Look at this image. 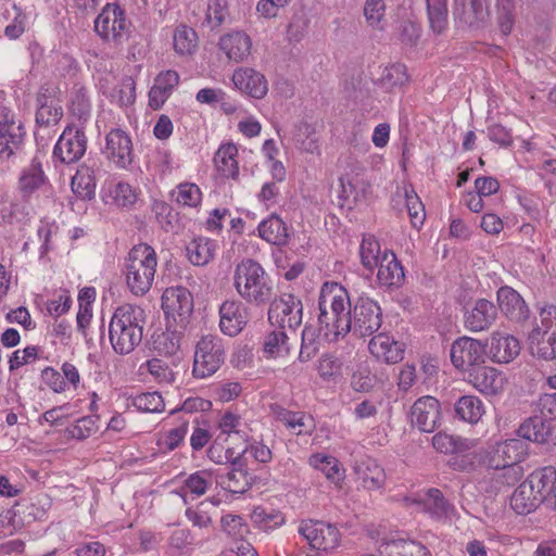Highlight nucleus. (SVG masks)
Here are the masks:
<instances>
[{"mask_svg":"<svg viewBox=\"0 0 556 556\" xmlns=\"http://www.w3.org/2000/svg\"><path fill=\"white\" fill-rule=\"evenodd\" d=\"M233 286L243 300L254 305H265L274 295L271 279L262 265L251 258H245L236 266Z\"/></svg>","mask_w":556,"mask_h":556,"instance_id":"7ed1b4c3","label":"nucleus"},{"mask_svg":"<svg viewBox=\"0 0 556 556\" xmlns=\"http://www.w3.org/2000/svg\"><path fill=\"white\" fill-rule=\"evenodd\" d=\"M157 257L154 249L146 243L135 245L125 258L126 286L136 296L147 294L156 274Z\"/></svg>","mask_w":556,"mask_h":556,"instance_id":"20e7f679","label":"nucleus"},{"mask_svg":"<svg viewBox=\"0 0 556 556\" xmlns=\"http://www.w3.org/2000/svg\"><path fill=\"white\" fill-rule=\"evenodd\" d=\"M2 16L5 22H8L4 27V35L9 39H17L21 37L26 26L25 13L15 4H12L10 8L5 9Z\"/></svg>","mask_w":556,"mask_h":556,"instance_id":"de8ad7c7","label":"nucleus"},{"mask_svg":"<svg viewBox=\"0 0 556 556\" xmlns=\"http://www.w3.org/2000/svg\"><path fill=\"white\" fill-rule=\"evenodd\" d=\"M518 434L526 441L543 444L547 441L551 429L542 418L531 417L520 425Z\"/></svg>","mask_w":556,"mask_h":556,"instance_id":"37998d69","label":"nucleus"},{"mask_svg":"<svg viewBox=\"0 0 556 556\" xmlns=\"http://www.w3.org/2000/svg\"><path fill=\"white\" fill-rule=\"evenodd\" d=\"M220 523L223 531L233 539H241L248 532V526L239 515H225Z\"/></svg>","mask_w":556,"mask_h":556,"instance_id":"774afa93","label":"nucleus"},{"mask_svg":"<svg viewBox=\"0 0 556 556\" xmlns=\"http://www.w3.org/2000/svg\"><path fill=\"white\" fill-rule=\"evenodd\" d=\"M308 463L313 468L321 471L337 488L342 486L344 470L336 457L318 453L313 454Z\"/></svg>","mask_w":556,"mask_h":556,"instance_id":"f704fd0d","label":"nucleus"},{"mask_svg":"<svg viewBox=\"0 0 556 556\" xmlns=\"http://www.w3.org/2000/svg\"><path fill=\"white\" fill-rule=\"evenodd\" d=\"M319 351L317 330L313 326H305L302 331V343L299 353L300 362H308Z\"/></svg>","mask_w":556,"mask_h":556,"instance_id":"864d4df0","label":"nucleus"},{"mask_svg":"<svg viewBox=\"0 0 556 556\" xmlns=\"http://www.w3.org/2000/svg\"><path fill=\"white\" fill-rule=\"evenodd\" d=\"M354 471L357 480L366 490H379L386 483L384 469L372 458L357 462L354 466Z\"/></svg>","mask_w":556,"mask_h":556,"instance_id":"bb28decb","label":"nucleus"},{"mask_svg":"<svg viewBox=\"0 0 556 556\" xmlns=\"http://www.w3.org/2000/svg\"><path fill=\"white\" fill-rule=\"evenodd\" d=\"M497 302L502 313L510 320L523 321L529 316L525 300L510 287H502L497 291Z\"/></svg>","mask_w":556,"mask_h":556,"instance_id":"5701e85b","label":"nucleus"},{"mask_svg":"<svg viewBox=\"0 0 556 556\" xmlns=\"http://www.w3.org/2000/svg\"><path fill=\"white\" fill-rule=\"evenodd\" d=\"M528 454V443L522 439H510L497 442L490 447L488 466L497 468L505 465L521 463Z\"/></svg>","mask_w":556,"mask_h":556,"instance_id":"2eb2a0df","label":"nucleus"},{"mask_svg":"<svg viewBox=\"0 0 556 556\" xmlns=\"http://www.w3.org/2000/svg\"><path fill=\"white\" fill-rule=\"evenodd\" d=\"M228 15L226 0H210L205 14V22L214 29L219 27Z\"/></svg>","mask_w":556,"mask_h":556,"instance_id":"13d9d810","label":"nucleus"},{"mask_svg":"<svg viewBox=\"0 0 556 556\" xmlns=\"http://www.w3.org/2000/svg\"><path fill=\"white\" fill-rule=\"evenodd\" d=\"M350 332L363 338L377 332L382 324L380 306L369 298L361 296L356 300L349 315Z\"/></svg>","mask_w":556,"mask_h":556,"instance_id":"0eeeda50","label":"nucleus"},{"mask_svg":"<svg viewBox=\"0 0 556 556\" xmlns=\"http://www.w3.org/2000/svg\"><path fill=\"white\" fill-rule=\"evenodd\" d=\"M232 83L238 90L254 99H263L268 92L266 77L252 67L237 68L232 74Z\"/></svg>","mask_w":556,"mask_h":556,"instance_id":"6ab92c4d","label":"nucleus"},{"mask_svg":"<svg viewBox=\"0 0 556 556\" xmlns=\"http://www.w3.org/2000/svg\"><path fill=\"white\" fill-rule=\"evenodd\" d=\"M380 79L382 85L388 89L401 87L408 80L406 66L401 63L387 66Z\"/></svg>","mask_w":556,"mask_h":556,"instance_id":"6e6d98bb","label":"nucleus"},{"mask_svg":"<svg viewBox=\"0 0 556 556\" xmlns=\"http://www.w3.org/2000/svg\"><path fill=\"white\" fill-rule=\"evenodd\" d=\"M412 424L422 432H433L441 420L440 402L430 395L419 397L410 409Z\"/></svg>","mask_w":556,"mask_h":556,"instance_id":"dca6fc26","label":"nucleus"},{"mask_svg":"<svg viewBox=\"0 0 556 556\" xmlns=\"http://www.w3.org/2000/svg\"><path fill=\"white\" fill-rule=\"evenodd\" d=\"M370 354L387 364H396L404 357V344L387 333L372 337L368 343Z\"/></svg>","mask_w":556,"mask_h":556,"instance_id":"412c9836","label":"nucleus"},{"mask_svg":"<svg viewBox=\"0 0 556 556\" xmlns=\"http://www.w3.org/2000/svg\"><path fill=\"white\" fill-rule=\"evenodd\" d=\"M129 26L124 10L112 3H108L94 21V30L105 41H122Z\"/></svg>","mask_w":556,"mask_h":556,"instance_id":"6e6552de","label":"nucleus"},{"mask_svg":"<svg viewBox=\"0 0 556 556\" xmlns=\"http://www.w3.org/2000/svg\"><path fill=\"white\" fill-rule=\"evenodd\" d=\"M178 83L179 75L177 72L168 70L160 73L149 92V105L153 110L160 109L169 98Z\"/></svg>","mask_w":556,"mask_h":556,"instance_id":"cd10ccee","label":"nucleus"},{"mask_svg":"<svg viewBox=\"0 0 556 556\" xmlns=\"http://www.w3.org/2000/svg\"><path fill=\"white\" fill-rule=\"evenodd\" d=\"M216 483L232 493H243L249 486L247 472L237 468H232L226 473L216 475Z\"/></svg>","mask_w":556,"mask_h":556,"instance_id":"49530a36","label":"nucleus"},{"mask_svg":"<svg viewBox=\"0 0 556 556\" xmlns=\"http://www.w3.org/2000/svg\"><path fill=\"white\" fill-rule=\"evenodd\" d=\"M247 307L237 300H227L219 307L220 331L229 337L239 334L248 324Z\"/></svg>","mask_w":556,"mask_h":556,"instance_id":"a211bd4d","label":"nucleus"},{"mask_svg":"<svg viewBox=\"0 0 556 556\" xmlns=\"http://www.w3.org/2000/svg\"><path fill=\"white\" fill-rule=\"evenodd\" d=\"M496 315V306L485 299H480L471 311L465 314V326L471 331L485 330L494 323Z\"/></svg>","mask_w":556,"mask_h":556,"instance_id":"a878e982","label":"nucleus"},{"mask_svg":"<svg viewBox=\"0 0 556 556\" xmlns=\"http://www.w3.org/2000/svg\"><path fill=\"white\" fill-rule=\"evenodd\" d=\"M415 502L421 506L424 511L435 519L446 517L451 509L442 492L433 488L429 489L425 494H419Z\"/></svg>","mask_w":556,"mask_h":556,"instance_id":"c9c22d12","label":"nucleus"},{"mask_svg":"<svg viewBox=\"0 0 556 556\" xmlns=\"http://www.w3.org/2000/svg\"><path fill=\"white\" fill-rule=\"evenodd\" d=\"M296 143L307 153H317L319 146L314 128L308 124H302L295 135Z\"/></svg>","mask_w":556,"mask_h":556,"instance_id":"0e129e2a","label":"nucleus"},{"mask_svg":"<svg viewBox=\"0 0 556 556\" xmlns=\"http://www.w3.org/2000/svg\"><path fill=\"white\" fill-rule=\"evenodd\" d=\"M271 409L276 419L296 435L309 433L314 428L313 418L303 412H290L280 406H274Z\"/></svg>","mask_w":556,"mask_h":556,"instance_id":"c756f323","label":"nucleus"},{"mask_svg":"<svg viewBox=\"0 0 556 556\" xmlns=\"http://www.w3.org/2000/svg\"><path fill=\"white\" fill-rule=\"evenodd\" d=\"M350 296L338 282H325L318 298L319 330L329 342L338 341L350 332Z\"/></svg>","mask_w":556,"mask_h":556,"instance_id":"f257e3e1","label":"nucleus"},{"mask_svg":"<svg viewBox=\"0 0 556 556\" xmlns=\"http://www.w3.org/2000/svg\"><path fill=\"white\" fill-rule=\"evenodd\" d=\"M299 533L312 548L319 551H331L340 542V532L337 527L324 521H303L299 527Z\"/></svg>","mask_w":556,"mask_h":556,"instance_id":"f8f14e48","label":"nucleus"},{"mask_svg":"<svg viewBox=\"0 0 556 556\" xmlns=\"http://www.w3.org/2000/svg\"><path fill=\"white\" fill-rule=\"evenodd\" d=\"M215 241L205 237L194 238L186 247L187 257L195 266L208 264L215 255Z\"/></svg>","mask_w":556,"mask_h":556,"instance_id":"72a5a7b5","label":"nucleus"},{"mask_svg":"<svg viewBox=\"0 0 556 556\" xmlns=\"http://www.w3.org/2000/svg\"><path fill=\"white\" fill-rule=\"evenodd\" d=\"M242 419L239 415L227 410L225 412L218 421V428L222 433L224 434H237L239 435L243 442H245V439L248 434L241 430Z\"/></svg>","mask_w":556,"mask_h":556,"instance_id":"e2e57ef3","label":"nucleus"},{"mask_svg":"<svg viewBox=\"0 0 556 556\" xmlns=\"http://www.w3.org/2000/svg\"><path fill=\"white\" fill-rule=\"evenodd\" d=\"M218 47L228 60L242 62L251 53L252 40L244 31L233 30L219 38Z\"/></svg>","mask_w":556,"mask_h":556,"instance_id":"4be33fe9","label":"nucleus"},{"mask_svg":"<svg viewBox=\"0 0 556 556\" xmlns=\"http://www.w3.org/2000/svg\"><path fill=\"white\" fill-rule=\"evenodd\" d=\"M134 405L146 413L162 412L165 407L163 397L157 392H147L137 395L134 399Z\"/></svg>","mask_w":556,"mask_h":556,"instance_id":"052dcab7","label":"nucleus"},{"mask_svg":"<svg viewBox=\"0 0 556 556\" xmlns=\"http://www.w3.org/2000/svg\"><path fill=\"white\" fill-rule=\"evenodd\" d=\"M23 137V127L11 110L0 106V161L9 160L20 149Z\"/></svg>","mask_w":556,"mask_h":556,"instance_id":"ddd939ff","label":"nucleus"},{"mask_svg":"<svg viewBox=\"0 0 556 556\" xmlns=\"http://www.w3.org/2000/svg\"><path fill=\"white\" fill-rule=\"evenodd\" d=\"M429 24L433 33L440 35L447 26L446 0H426Z\"/></svg>","mask_w":556,"mask_h":556,"instance_id":"a18cd8bd","label":"nucleus"},{"mask_svg":"<svg viewBox=\"0 0 556 556\" xmlns=\"http://www.w3.org/2000/svg\"><path fill=\"white\" fill-rule=\"evenodd\" d=\"M520 353V343L506 332H493L490 339V355L496 363H509Z\"/></svg>","mask_w":556,"mask_h":556,"instance_id":"393cba45","label":"nucleus"},{"mask_svg":"<svg viewBox=\"0 0 556 556\" xmlns=\"http://www.w3.org/2000/svg\"><path fill=\"white\" fill-rule=\"evenodd\" d=\"M210 508H213V506L202 502L195 508H188L186 516L194 527L208 528L212 525Z\"/></svg>","mask_w":556,"mask_h":556,"instance_id":"338daca9","label":"nucleus"},{"mask_svg":"<svg viewBox=\"0 0 556 556\" xmlns=\"http://www.w3.org/2000/svg\"><path fill=\"white\" fill-rule=\"evenodd\" d=\"M406 208L415 228L420 227L425 220L424 205L413 189H405Z\"/></svg>","mask_w":556,"mask_h":556,"instance_id":"4d7b16f0","label":"nucleus"},{"mask_svg":"<svg viewBox=\"0 0 556 556\" xmlns=\"http://www.w3.org/2000/svg\"><path fill=\"white\" fill-rule=\"evenodd\" d=\"M359 257L362 265L372 271L384 257V251L381 250L379 241L371 235L363 237L359 247Z\"/></svg>","mask_w":556,"mask_h":556,"instance_id":"79ce46f5","label":"nucleus"},{"mask_svg":"<svg viewBox=\"0 0 556 556\" xmlns=\"http://www.w3.org/2000/svg\"><path fill=\"white\" fill-rule=\"evenodd\" d=\"M46 176L42 170L41 163L34 159L31 163L25 167L18 180V188L23 197H29L39 190L46 184Z\"/></svg>","mask_w":556,"mask_h":556,"instance_id":"e433bc0d","label":"nucleus"},{"mask_svg":"<svg viewBox=\"0 0 556 556\" xmlns=\"http://www.w3.org/2000/svg\"><path fill=\"white\" fill-rule=\"evenodd\" d=\"M144 323V311L140 306H118L109 325V339L113 350L119 355L131 353L142 341Z\"/></svg>","mask_w":556,"mask_h":556,"instance_id":"f03ea898","label":"nucleus"},{"mask_svg":"<svg viewBox=\"0 0 556 556\" xmlns=\"http://www.w3.org/2000/svg\"><path fill=\"white\" fill-rule=\"evenodd\" d=\"M103 153L115 166L128 167L132 163V141L128 134L121 128L111 129L105 136Z\"/></svg>","mask_w":556,"mask_h":556,"instance_id":"4468645a","label":"nucleus"},{"mask_svg":"<svg viewBox=\"0 0 556 556\" xmlns=\"http://www.w3.org/2000/svg\"><path fill=\"white\" fill-rule=\"evenodd\" d=\"M377 268V278L382 286L397 287L404 280V269L395 254L389 250H384V257H382Z\"/></svg>","mask_w":556,"mask_h":556,"instance_id":"c85d7f7f","label":"nucleus"},{"mask_svg":"<svg viewBox=\"0 0 556 556\" xmlns=\"http://www.w3.org/2000/svg\"><path fill=\"white\" fill-rule=\"evenodd\" d=\"M140 368H146L147 371L151 374L160 383H170L175 379L173 370L165 362L159 358H152L146 362L143 365H141Z\"/></svg>","mask_w":556,"mask_h":556,"instance_id":"bf43d9fd","label":"nucleus"},{"mask_svg":"<svg viewBox=\"0 0 556 556\" xmlns=\"http://www.w3.org/2000/svg\"><path fill=\"white\" fill-rule=\"evenodd\" d=\"M526 480L533 486V493L543 503L556 488V469L553 466L543 467L530 473Z\"/></svg>","mask_w":556,"mask_h":556,"instance_id":"2f4dec72","label":"nucleus"},{"mask_svg":"<svg viewBox=\"0 0 556 556\" xmlns=\"http://www.w3.org/2000/svg\"><path fill=\"white\" fill-rule=\"evenodd\" d=\"M258 235L268 243L283 245L288 241L286 224L277 215H271L258 225Z\"/></svg>","mask_w":556,"mask_h":556,"instance_id":"58836bf2","label":"nucleus"},{"mask_svg":"<svg viewBox=\"0 0 556 556\" xmlns=\"http://www.w3.org/2000/svg\"><path fill=\"white\" fill-rule=\"evenodd\" d=\"M453 15L470 28L483 27L489 20V0H454Z\"/></svg>","mask_w":556,"mask_h":556,"instance_id":"f3484780","label":"nucleus"},{"mask_svg":"<svg viewBox=\"0 0 556 556\" xmlns=\"http://www.w3.org/2000/svg\"><path fill=\"white\" fill-rule=\"evenodd\" d=\"M174 201L181 206L197 207L201 204L202 192L193 182H181L172 192Z\"/></svg>","mask_w":556,"mask_h":556,"instance_id":"8fccbe9b","label":"nucleus"},{"mask_svg":"<svg viewBox=\"0 0 556 556\" xmlns=\"http://www.w3.org/2000/svg\"><path fill=\"white\" fill-rule=\"evenodd\" d=\"M98 416H85L79 418L76 424L68 429L70 435L77 440H84L91 437L98 430Z\"/></svg>","mask_w":556,"mask_h":556,"instance_id":"69168bd1","label":"nucleus"},{"mask_svg":"<svg viewBox=\"0 0 556 556\" xmlns=\"http://www.w3.org/2000/svg\"><path fill=\"white\" fill-rule=\"evenodd\" d=\"M214 480V471L211 469L199 470L185 479L181 491L194 496H202L206 493Z\"/></svg>","mask_w":556,"mask_h":556,"instance_id":"c03bdc74","label":"nucleus"},{"mask_svg":"<svg viewBox=\"0 0 556 556\" xmlns=\"http://www.w3.org/2000/svg\"><path fill=\"white\" fill-rule=\"evenodd\" d=\"M529 349L540 358H556V306L551 305L540 312V323L529 333Z\"/></svg>","mask_w":556,"mask_h":556,"instance_id":"423d86ee","label":"nucleus"},{"mask_svg":"<svg viewBox=\"0 0 556 556\" xmlns=\"http://www.w3.org/2000/svg\"><path fill=\"white\" fill-rule=\"evenodd\" d=\"M198 47L197 33L186 25H180L174 33V49L178 54H192Z\"/></svg>","mask_w":556,"mask_h":556,"instance_id":"09e8293b","label":"nucleus"},{"mask_svg":"<svg viewBox=\"0 0 556 556\" xmlns=\"http://www.w3.org/2000/svg\"><path fill=\"white\" fill-rule=\"evenodd\" d=\"M237 156L238 148L235 143L227 142L222 144L214 156L217 170L225 177L237 179L239 176Z\"/></svg>","mask_w":556,"mask_h":556,"instance_id":"7c9ffc66","label":"nucleus"},{"mask_svg":"<svg viewBox=\"0 0 556 556\" xmlns=\"http://www.w3.org/2000/svg\"><path fill=\"white\" fill-rule=\"evenodd\" d=\"M287 333L279 329L270 332L264 341V352L270 357H282L290 353Z\"/></svg>","mask_w":556,"mask_h":556,"instance_id":"3c124183","label":"nucleus"},{"mask_svg":"<svg viewBox=\"0 0 556 556\" xmlns=\"http://www.w3.org/2000/svg\"><path fill=\"white\" fill-rule=\"evenodd\" d=\"M542 503L533 493V486L527 480L521 482L510 496V507L518 515H527L534 511Z\"/></svg>","mask_w":556,"mask_h":556,"instance_id":"473e14b6","label":"nucleus"},{"mask_svg":"<svg viewBox=\"0 0 556 556\" xmlns=\"http://www.w3.org/2000/svg\"><path fill=\"white\" fill-rule=\"evenodd\" d=\"M86 150L87 137L84 130L67 126L55 143L53 156L63 164H73L85 155Z\"/></svg>","mask_w":556,"mask_h":556,"instance_id":"9d476101","label":"nucleus"},{"mask_svg":"<svg viewBox=\"0 0 556 556\" xmlns=\"http://www.w3.org/2000/svg\"><path fill=\"white\" fill-rule=\"evenodd\" d=\"M268 319L271 325L282 328L296 329L303 319V304L291 293H283L275 299L268 309Z\"/></svg>","mask_w":556,"mask_h":556,"instance_id":"1a4fd4ad","label":"nucleus"},{"mask_svg":"<svg viewBox=\"0 0 556 556\" xmlns=\"http://www.w3.org/2000/svg\"><path fill=\"white\" fill-rule=\"evenodd\" d=\"M189 430V420L182 419L176 427L164 431L160 439L159 445L166 451H174L184 441Z\"/></svg>","mask_w":556,"mask_h":556,"instance_id":"603ef678","label":"nucleus"},{"mask_svg":"<svg viewBox=\"0 0 556 556\" xmlns=\"http://www.w3.org/2000/svg\"><path fill=\"white\" fill-rule=\"evenodd\" d=\"M469 381L482 393L497 394L504 388L503 376L493 367L479 365L470 370Z\"/></svg>","mask_w":556,"mask_h":556,"instance_id":"b1692460","label":"nucleus"},{"mask_svg":"<svg viewBox=\"0 0 556 556\" xmlns=\"http://www.w3.org/2000/svg\"><path fill=\"white\" fill-rule=\"evenodd\" d=\"M38 109L36 113V122L41 126H51L59 123L63 116L62 106L55 98L40 93L38 96Z\"/></svg>","mask_w":556,"mask_h":556,"instance_id":"4c0bfd02","label":"nucleus"},{"mask_svg":"<svg viewBox=\"0 0 556 556\" xmlns=\"http://www.w3.org/2000/svg\"><path fill=\"white\" fill-rule=\"evenodd\" d=\"M386 4L383 0H366L364 16L368 26L382 29L384 26Z\"/></svg>","mask_w":556,"mask_h":556,"instance_id":"5fc2aeb1","label":"nucleus"},{"mask_svg":"<svg viewBox=\"0 0 556 556\" xmlns=\"http://www.w3.org/2000/svg\"><path fill=\"white\" fill-rule=\"evenodd\" d=\"M72 190L81 199H91L96 191V177L93 169L87 165H80L72 178Z\"/></svg>","mask_w":556,"mask_h":556,"instance_id":"a19ab883","label":"nucleus"},{"mask_svg":"<svg viewBox=\"0 0 556 556\" xmlns=\"http://www.w3.org/2000/svg\"><path fill=\"white\" fill-rule=\"evenodd\" d=\"M114 203L119 207H129L138 200V193L127 182H118L111 191Z\"/></svg>","mask_w":556,"mask_h":556,"instance_id":"680f3d73","label":"nucleus"},{"mask_svg":"<svg viewBox=\"0 0 556 556\" xmlns=\"http://www.w3.org/2000/svg\"><path fill=\"white\" fill-rule=\"evenodd\" d=\"M226 349L222 338L215 334L202 336L194 346L192 375L198 379L213 376L224 364Z\"/></svg>","mask_w":556,"mask_h":556,"instance_id":"39448f33","label":"nucleus"},{"mask_svg":"<svg viewBox=\"0 0 556 556\" xmlns=\"http://www.w3.org/2000/svg\"><path fill=\"white\" fill-rule=\"evenodd\" d=\"M450 354L456 368L470 372L484 363L485 346L479 340L463 337L453 342Z\"/></svg>","mask_w":556,"mask_h":556,"instance_id":"9b49d317","label":"nucleus"},{"mask_svg":"<svg viewBox=\"0 0 556 556\" xmlns=\"http://www.w3.org/2000/svg\"><path fill=\"white\" fill-rule=\"evenodd\" d=\"M162 308L167 316H186L193 309V299L188 289L181 286L165 289Z\"/></svg>","mask_w":556,"mask_h":556,"instance_id":"aec40b11","label":"nucleus"},{"mask_svg":"<svg viewBox=\"0 0 556 556\" xmlns=\"http://www.w3.org/2000/svg\"><path fill=\"white\" fill-rule=\"evenodd\" d=\"M455 412L459 419L468 424H477L484 415L482 401L473 395H463L455 404Z\"/></svg>","mask_w":556,"mask_h":556,"instance_id":"ea45409f","label":"nucleus"}]
</instances>
